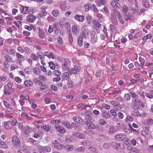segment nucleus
I'll return each instance as SVG.
<instances>
[{
	"label": "nucleus",
	"mask_w": 153,
	"mask_h": 153,
	"mask_svg": "<svg viewBox=\"0 0 153 153\" xmlns=\"http://www.w3.org/2000/svg\"><path fill=\"white\" fill-rule=\"evenodd\" d=\"M12 142L13 147L16 149H19L20 147L21 143L18 137L16 136H14L12 137Z\"/></svg>",
	"instance_id": "1"
},
{
	"label": "nucleus",
	"mask_w": 153,
	"mask_h": 153,
	"mask_svg": "<svg viewBox=\"0 0 153 153\" xmlns=\"http://www.w3.org/2000/svg\"><path fill=\"white\" fill-rule=\"evenodd\" d=\"M119 12L117 10H113L111 14V19L112 23L115 25H118V22L116 17L118 16Z\"/></svg>",
	"instance_id": "2"
},
{
	"label": "nucleus",
	"mask_w": 153,
	"mask_h": 153,
	"mask_svg": "<svg viewBox=\"0 0 153 153\" xmlns=\"http://www.w3.org/2000/svg\"><path fill=\"white\" fill-rule=\"evenodd\" d=\"M112 146L115 148L117 150L121 151L123 150L124 146L123 144L117 143L116 142H113L111 143Z\"/></svg>",
	"instance_id": "3"
},
{
	"label": "nucleus",
	"mask_w": 153,
	"mask_h": 153,
	"mask_svg": "<svg viewBox=\"0 0 153 153\" xmlns=\"http://www.w3.org/2000/svg\"><path fill=\"white\" fill-rule=\"evenodd\" d=\"M16 56L18 59L17 64L21 66L22 65V62L24 61L25 59L24 56L22 55L19 53H16Z\"/></svg>",
	"instance_id": "4"
},
{
	"label": "nucleus",
	"mask_w": 153,
	"mask_h": 153,
	"mask_svg": "<svg viewBox=\"0 0 153 153\" xmlns=\"http://www.w3.org/2000/svg\"><path fill=\"white\" fill-rule=\"evenodd\" d=\"M33 129L32 128L28 126H27L25 127V129L23 130V133L24 134L27 136H28L30 133H31L33 131Z\"/></svg>",
	"instance_id": "5"
},
{
	"label": "nucleus",
	"mask_w": 153,
	"mask_h": 153,
	"mask_svg": "<svg viewBox=\"0 0 153 153\" xmlns=\"http://www.w3.org/2000/svg\"><path fill=\"white\" fill-rule=\"evenodd\" d=\"M80 29L79 26L77 25H74L72 27V31L74 35H77L79 33Z\"/></svg>",
	"instance_id": "6"
},
{
	"label": "nucleus",
	"mask_w": 153,
	"mask_h": 153,
	"mask_svg": "<svg viewBox=\"0 0 153 153\" xmlns=\"http://www.w3.org/2000/svg\"><path fill=\"white\" fill-rule=\"evenodd\" d=\"M70 61L67 59H65V61L62 63V68L63 70H66L68 69V66L70 65Z\"/></svg>",
	"instance_id": "7"
},
{
	"label": "nucleus",
	"mask_w": 153,
	"mask_h": 153,
	"mask_svg": "<svg viewBox=\"0 0 153 153\" xmlns=\"http://www.w3.org/2000/svg\"><path fill=\"white\" fill-rule=\"evenodd\" d=\"M53 145L55 148L59 150L62 149L63 147V145L59 143L56 140L53 141Z\"/></svg>",
	"instance_id": "8"
},
{
	"label": "nucleus",
	"mask_w": 153,
	"mask_h": 153,
	"mask_svg": "<svg viewBox=\"0 0 153 153\" xmlns=\"http://www.w3.org/2000/svg\"><path fill=\"white\" fill-rule=\"evenodd\" d=\"M114 138L118 141H122L125 139L126 136L123 133H119L116 134L115 135Z\"/></svg>",
	"instance_id": "9"
},
{
	"label": "nucleus",
	"mask_w": 153,
	"mask_h": 153,
	"mask_svg": "<svg viewBox=\"0 0 153 153\" xmlns=\"http://www.w3.org/2000/svg\"><path fill=\"white\" fill-rule=\"evenodd\" d=\"M55 127L57 131L59 133L63 134L66 133L65 130L61 126L56 124L55 125Z\"/></svg>",
	"instance_id": "10"
},
{
	"label": "nucleus",
	"mask_w": 153,
	"mask_h": 153,
	"mask_svg": "<svg viewBox=\"0 0 153 153\" xmlns=\"http://www.w3.org/2000/svg\"><path fill=\"white\" fill-rule=\"evenodd\" d=\"M20 99L19 100V102L21 105H24L25 101H28L29 102V100H30L29 99L28 96L25 97L23 95H22L20 96Z\"/></svg>",
	"instance_id": "11"
},
{
	"label": "nucleus",
	"mask_w": 153,
	"mask_h": 153,
	"mask_svg": "<svg viewBox=\"0 0 153 153\" xmlns=\"http://www.w3.org/2000/svg\"><path fill=\"white\" fill-rule=\"evenodd\" d=\"M81 70V67L78 65H75L71 69V72L74 74H76Z\"/></svg>",
	"instance_id": "12"
},
{
	"label": "nucleus",
	"mask_w": 153,
	"mask_h": 153,
	"mask_svg": "<svg viewBox=\"0 0 153 153\" xmlns=\"http://www.w3.org/2000/svg\"><path fill=\"white\" fill-rule=\"evenodd\" d=\"M111 4L114 8L113 10L117 11V10H119L120 5L118 2H117L114 1H111Z\"/></svg>",
	"instance_id": "13"
},
{
	"label": "nucleus",
	"mask_w": 153,
	"mask_h": 153,
	"mask_svg": "<svg viewBox=\"0 0 153 153\" xmlns=\"http://www.w3.org/2000/svg\"><path fill=\"white\" fill-rule=\"evenodd\" d=\"M85 123L88 127L93 129H96L97 127V126L95 125L91 121H86Z\"/></svg>",
	"instance_id": "14"
},
{
	"label": "nucleus",
	"mask_w": 153,
	"mask_h": 153,
	"mask_svg": "<svg viewBox=\"0 0 153 153\" xmlns=\"http://www.w3.org/2000/svg\"><path fill=\"white\" fill-rule=\"evenodd\" d=\"M132 102L134 105V106L136 107V108L137 109L139 108L138 105L140 102H141L140 100L138 98L132 99Z\"/></svg>",
	"instance_id": "15"
},
{
	"label": "nucleus",
	"mask_w": 153,
	"mask_h": 153,
	"mask_svg": "<svg viewBox=\"0 0 153 153\" xmlns=\"http://www.w3.org/2000/svg\"><path fill=\"white\" fill-rule=\"evenodd\" d=\"M36 17L33 15L30 14L28 15L26 17V20L30 22H33L36 19Z\"/></svg>",
	"instance_id": "16"
},
{
	"label": "nucleus",
	"mask_w": 153,
	"mask_h": 153,
	"mask_svg": "<svg viewBox=\"0 0 153 153\" xmlns=\"http://www.w3.org/2000/svg\"><path fill=\"white\" fill-rule=\"evenodd\" d=\"M44 56H46L49 58H52L53 59H56V57L54 56L53 53L50 52L46 51L44 53Z\"/></svg>",
	"instance_id": "17"
},
{
	"label": "nucleus",
	"mask_w": 153,
	"mask_h": 153,
	"mask_svg": "<svg viewBox=\"0 0 153 153\" xmlns=\"http://www.w3.org/2000/svg\"><path fill=\"white\" fill-rule=\"evenodd\" d=\"M110 103L115 108L119 109H121L122 108L120 104H118L117 101L114 100L111 101L110 102Z\"/></svg>",
	"instance_id": "18"
},
{
	"label": "nucleus",
	"mask_w": 153,
	"mask_h": 153,
	"mask_svg": "<svg viewBox=\"0 0 153 153\" xmlns=\"http://www.w3.org/2000/svg\"><path fill=\"white\" fill-rule=\"evenodd\" d=\"M82 28L83 30H82V34L83 36H84L85 38H86V34L88 32V26L87 25H82Z\"/></svg>",
	"instance_id": "19"
},
{
	"label": "nucleus",
	"mask_w": 153,
	"mask_h": 153,
	"mask_svg": "<svg viewBox=\"0 0 153 153\" xmlns=\"http://www.w3.org/2000/svg\"><path fill=\"white\" fill-rule=\"evenodd\" d=\"M74 18L78 22H82L85 19V17L82 15H76L74 16Z\"/></svg>",
	"instance_id": "20"
},
{
	"label": "nucleus",
	"mask_w": 153,
	"mask_h": 153,
	"mask_svg": "<svg viewBox=\"0 0 153 153\" xmlns=\"http://www.w3.org/2000/svg\"><path fill=\"white\" fill-rule=\"evenodd\" d=\"M84 37L83 36L82 34L79 35L78 36L77 39V43L79 47L82 46L83 45V39Z\"/></svg>",
	"instance_id": "21"
},
{
	"label": "nucleus",
	"mask_w": 153,
	"mask_h": 153,
	"mask_svg": "<svg viewBox=\"0 0 153 153\" xmlns=\"http://www.w3.org/2000/svg\"><path fill=\"white\" fill-rule=\"evenodd\" d=\"M38 148L41 149L42 151L45 152H49L51 150L50 147L49 146H40L38 147Z\"/></svg>",
	"instance_id": "22"
},
{
	"label": "nucleus",
	"mask_w": 153,
	"mask_h": 153,
	"mask_svg": "<svg viewBox=\"0 0 153 153\" xmlns=\"http://www.w3.org/2000/svg\"><path fill=\"white\" fill-rule=\"evenodd\" d=\"M73 119L74 121L80 123L81 125H83L84 123V122L82 119L78 116L74 117Z\"/></svg>",
	"instance_id": "23"
},
{
	"label": "nucleus",
	"mask_w": 153,
	"mask_h": 153,
	"mask_svg": "<svg viewBox=\"0 0 153 153\" xmlns=\"http://www.w3.org/2000/svg\"><path fill=\"white\" fill-rule=\"evenodd\" d=\"M38 35L39 38L41 39H43L45 38V34L43 30L39 28V30Z\"/></svg>",
	"instance_id": "24"
},
{
	"label": "nucleus",
	"mask_w": 153,
	"mask_h": 153,
	"mask_svg": "<svg viewBox=\"0 0 153 153\" xmlns=\"http://www.w3.org/2000/svg\"><path fill=\"white\" fill-rule=\"evenodd\" d=\"M95 2L96 5L98 7L105 5L106 3V1L104 0H96Z\"/></svg>",
	"instance_id": "25"
},
{
	"label": "nucleus",
	"mask_w": 153,
	"mask_h": 153,
	"mask_svg": "<svg viewBox=\"0 0 153 153\" xmlns=\"http://www.w3.org/2000/svg\"><path fill=\"white\" fill-rule=\"evenodd\" d=\"M102 115L105 119L110 118L111 116L110 114L105 111L103 110L101 112Z\"/></svg>",
	"instance_id": "26"
},
{
	"label": "nucleus",
	"mask_w": 153,
	"mask_h": 153,
	"mask_svg": "<svg viewBox=\"0 0 153 153\" xmlns=\"http://www.w3.org/2000/svg\"><path fill=\"white\" fill-rule=\"evenodd\" d=\"M97 40V35L96 34H92L91 36L90 41L92 43L94 44L96 43Z\"/></svg>",
	"instance_id": "27"
},
{
	"label": "nucleus",
	"mask_w": 153,
	"mask_h": 153,
	"mask_svg": "<svg viewBox=\"0 0 153 153\" xmlns=\"http://www.w3.org/2000/svg\"><path fill=\"white\" fill-rule=\"evenodd\" d=\"M24 84L26 87H30L33 86V82L30 80H27L25 81Z\"/></svg>",
	"instance_id": "28"
},
{
	"label": "nucleus",
	"mask_w": 153,
	"mask_h": 153,
	"mask_svg": "<svg viewBox=\"0 0 153 153\" xmlns=\"http://www.w3.org/2000/svg\"><path fill=\"white\" fill-rule=\"evenodd\" d=\"M4 126L5 128L7 129H10L13 127L10 121L5 122Z\"/></svg>",
	"instance_id": "29"
},
{
	"label": "nucleus",
	"mask_w": 153,
	"mask_h": 153,
	"mask_svg": "<svg viewBox=\"0 0 153 153\" xmlns=\"http://www.w3.org/2000/svg\"><path fill=\"white\" fill-rule=\"evenodd\" d=\"M65 150L68 152H71L74 149L73 146L71 145H66L64 147Z\"/></svg>",
	"instance_id": "30"
},
{
	"label": "nucleus",
	"mask_w": 153,
	"mask_h": 153,
	"mask_svg": "<svg viewBox=\"0 0 153 153\" xmlns=\"http://www.w3.org/2000/svg\"><path fill=\"white\" fill-rule=\"evenodd\" d=\"M142 4L143 6L146 8H149L150 7L149 3L147 0H143Z\"/></svg>",
	"instance_id": "31"
},
{
	"label": "nucleus",
	"mask_w": 153,
	"mask_h": 153,
	"mask_svg": "<svg viewBox=\"0 0 153 153\" xmlns=\"http://www.w3.org/2000/svg\"><path fill=\"white\" fill-rule=\"evenodd\" d=\"M44 134V132L42 131H38L34 134L35 138H37L42 137Z\"/></svg>",
	"instance_id": "32"
},
{
	"label": "nucleus",
	"mask_w": 153,
	"mask_h": 153,
	"mask_svg": "<svg viewBox=\"0 0 153 153\" xmlns=\"http://www.w3.org/2000/svg\"><path fill=\"white\" fill-rule=\"evenodd\" d=\"M140 74H136L134 75L133 76V81L135 83L138 82L140 79Z\"/></svg>",
	"instance_id": "33"
},
{
	"label": "nucleus",
	"mask_w": 153,
	"mask_h": 153,
	"mask_svg": "<svg viewBox=\"0 0 153 153\" xmlns=\"http://www.w3.org/2000/svg\"><path fill=\"white\" fill-rule=\"evenodd\" d=\"M21 7L23 9L22 13L23 14H27L29 12V8L28 7H24L23 6H22Z\"/></svg>",
	"instance_id": "34"
},
{
	"label": "nucleus",
	"mask_w": 153,
	"mask_h": 153,
	"mask_svg": "<svg viewBox=\"0 0 153 153\" xmlns=\"http://www.w3.org/2000/svg\"><path fill=\"white\" fill-rule=\"evenodd\" d=\"M0 147L2 149H6L8 148V146L7 144L0 140Z\"/></svg>",
	"instance_id": "35"
},
{
	"label": "nucleus",
	"mask_w": 153,
	"mask_h": 153,
	"mask_svg": "<svg viewBox=\"0 0 153 153\" xmlns=\"http://www.w3.org/2000/svg\"><path fill=\"white\" fill-rule=\"evenodd\" d=\"M128 150H130L133 152H135V153H139L140 152L139 149L134 147H131L130 148L128 147Z\"/></svg>",
	"instance_id": "36"
},
{
	"label": "nucleus",
	"mask_w": 153,
	"mask_h": 153,
	"mask_svg": "<svg viewBox=\"0 0 153 153\" xmlns=\"http://www.w3.org/2000/svg\"><path fill=\"white\" fill-rule=\"evenodd\" d=\"M92 23H93L94 26L98 28H100L101 26L100 24L96 21L94 19L92 20Z\"/></svg>",
	"instance_id": "37"
},
{
	"label": "nucleus",
	"mask_w": 153,
	"mask_h": 153,
	"mask_svg": "<svg viewBox=\"0 0 153 153\" xmlns=\"http://www.w3.org/2000/svg\"><path fill=\"white\" fill-rule=\"evenodd\" d=\"M29 102L30 104L32 105L31 108H32L35 109L37 107V105L36 103H34V100H29Z\"/></svg>",
	"instance_id": "38"
},
{
	"label": "nucleus",
	"mask_w": 153,
	"mask_h": 153,
	"mask_svg": "<svg viewBox=\"0 0 153 153\" xmlns=\"http://www.w3.org/2000/svg\"><path fill=\"white\" fill-rule=\"evenodd\" d=\"M47 14V13L45 11H43L42 12H40L38 15L39 17L41 18L45 16Z\"/></svg>",
	"instance_id": "39"
},
{
	"label": "nucleus",
	"mask_w": 153,
	"mask_h": 153,
	"mask_svg": "<svg viewBox=\"0 0 153 153\" xmlns=\"http://www.w3.org/2000/svg\"><path fill=\"white\" fill-rule=\"evenodd\" d=\"M52 14L55 17H57L59 15V12L58 10H53L52 12Z\"/></svg>",
	"instance_id": "40"
},
{
	"label": "nucleus",
	"mask_w": 153,
	"mask_h": 153,
	"mask_svg": "<svg viewBox=\"0 0 153 153\" xmlns=\"http://www.w3.org/2000/svg\"><path fill=\"white\" fill-rule=\"evenodd\" d=\"M134 64L136 68L137 69H140L143 67L142 65H141V64H140L138 61H135Z\"/></svg>",
	"instance_id": "41"
},
{
	"label": "nucleus",
	"mask_w": 153,
	"mask_h": 153,
	"mask_svg": "<svg viewBox=\"0 0 153 153\" xmlns=\"http://www.w3.org/2000/svg\"><path fill=\"white\" fill-rule=\"evenodd\" d=\"M75 151L78 152H83L84 151V148L82 146L76 148H75Z\"/></svg>",
	"instance_id": "42"
},
{
	"label": "nucleus",
	"mask_w": 153,
	"mask_h": 153,
	"mask_svg": "<svg viewBox=\"0 0 153 153\" xmlns=\"http://www.w3.org/2000/svg\"><path fill=\"white\" fill-rule=\"evenodd\" d=\"M21 149L18 151V153H25L26 152L27 149L24 147H21L19 148Z\"/></svg>",
	"instance_id": "43"
},
{
	"label": "nucleus",
	"mask_w": 153,
	"mask_h": 153,
	"mask_svg": "<svg viewBox=\"0 0 153 153\" xmlns=\"http://www.w3.org/2000/svg\"><path fill=\"white\" fill-rule=\"evenodd\" d=\"M13 82H9L7 83V84L4 87V88H8L7 89H10L11 88L12 89H13V88H12V87H13Z\"/></svg>",
	"instance_id": "44"
},
{
	"label": "nucleus",
	"mask_w": 153,
	"mask_h": 153,
	"mask_svg": "<svg viewBox=\"0 0 153 153\" xmlns=\"http://www.w3.org/2000/svg\"><path fill=\"white\" fill-rule=\"evenodd\" d=\"M63 124L67 128L69 129L72 128V125L68 122H64L63 123Z\"/></svg>",
	"instance_id": "45"
},
{
	"label": "nucleus",
	"mask_w": 153,
	"mask_h": 153,
	"mask_svg": "<svg viewBox=\"0 0 153 153\" xmlns=\"http://www.w3.org/2000/svg\"><path fill=\"white\" fill-rule=\"evenodd\" d=\"M60 120L58 119L52 120L50 121V123L51 124H55V125H56V124L58 125V124L60 123Z\"/></svg>",
	"instance_id": "46"
},
{
	"label": "nucleus",
	"mask_w": 153,
	"mask_h": 153,
	"mask_svg": "<svg viewBox=\"0 0 153 153\" xmlns=\"http://www.w3.org/2000/svg\"><path fill=\"white\" fill-rule=\"evenodd\" d=\"M14 110L10 107L7 108L6 109V111L5 113H9L10 114H13L14 113Z\"/></svg>",
	"instance_id": "47"
},
{
	"label": "nucleus",
	"mask_w": 153,
	"mask_h": 153,
	"mask_svg": "<svg viewBox=\"0 0 153 153\" xmlns=\"http://www.w3.org/2000/svg\"><path fill=\"white\" fill-rule=\"evenodd\" d=\"M1 16L4 18L6 19H8L9 20H12V18H11L9 17L10 16V15L7 13L5 11L2 15Z\"/></svg>",
	"instance_id": "48"
},
{
	"label": "nucleus",
	"mask_w": 153,
	"mask_h": 153,
	"mask_svg": "<svg viewBox=\"0 0 153 153\" xmlns=\"http://www.w3.org/2000/svg\"><path fill=\"white\" fill-rule=\"evenodd\" d=\"M133 120V118L130 116H128L125 119V121L126 123H130Z\"/></svg>",
	"instance_id": "49"
},
{
	"label": "nucleus",
	"mask_w": 153,
	"mask_h": 153,
	"mask_svg": "<svg viewBox=\"0 0 153 153\" xmlns=\"http://www.w3.org/2000/svg\"><path fill=\"white\" fill-rule=\"evenodd\" d=\"M129 10V9L128 7L126 5L123 6V12L124 14H126L127 13Z\"/></svg>",
	"instance_id": "50"
},
{
	"label": "nucleus",
	"mask_w": 153,
	"mask_h": 153,
	"mask_svg": "<svg viewBox=\"0 0 153 153\" xmlns=\"http://www.w3.org/2000/svg\"><path fill=\"white\" fill-rule=\"evenodd\" d=\"M96 16L99 19V20L100 22H102L104 20L103 18L102 15L100 13H97Z\"/></svg>",
	"instance_id": "51"
},
{
	"label": "nucleus",
	"mask_w": 153,
	"mask_h": 153,
	"mask_svg": "<svg viewBox=\"0 0 153 153\" xmlns=\"http://www.w3.org/2000/svg\"><path fill=\"white\" fill-rule=\"evenodd\" d=\"M98 123L102 126H105L107 123L106 122L102 119H100L98 120Z\"/></svg>",
	"instance_id": "52"
},
{
	"label": "nucleus",
	"mask_w": 153,
	"mask_h": 153,
	"mask_svg": "<svg viewBox=\"0 0 153 153\" xmlns=\"http://www.w3.org/2000/svg\"><path fill=\"white\" fill-rule=\"evenodd\" d=\"M118 18L119 22L122 24H123L124 23V20L122 16L119 13V14L118 16Z\"/></svg>",
	"instance_id": "53"
},
{
	"label": "nucleus",
	"mask_w": 153,
	"mask_h": 153,
	"mask_svg": "<svg viewBox=\"0 0 153 153\" xmlns=\"http://www.w3.org/2000/svg\"><path fill=\"white\" fill-rule=\"evenodd\" d=\"M73 86V82L71 79H68L67 86L68 88H71Z\"/></svg>",
	"instance_id": "54"
},
{
	"label": "nucleus",
	"mask_w": 153,
	"mask_h": 153,
	"mask_svg": "<svg viewBox=\"0 0 153 153\" xmlns=\"http://www.w3.org/2000/svg\"><path fill=\"white\" fill-rule=\"evenodd\" d=\"M8 49L7 48H5L3 51L2 53V57H3V56L7 55L8 53Z\"/></svg>",
	"instance_id": "55"
},
{
	"label": "nucleus",
	"mask_w": 153,
	"mask_h": 153,
	"mask_svg": "<svg viewBox=\"0 0 153 153\" xmlns=\"http://www.w3.org/2000/svg\"><path fill=\"white\" fill-rule=\"evenodd\" d=\"M43 127L44 130L47 132L49 131L51 128V127L48 125H46Z\"/></svg>",
	"instance_id": "56"
},
{
	"label": "nucleus",
	"mask_w": 153,
	"mask_h": 153,
	"mask_svg": "<svg viewBox=\"0 0 153 153\" xmlns=\"http://www.w3.org/2000/svg\"><path fill=\"white\" fill-rule=\"evenodd\" d=\"M139 95L143 99H144L146 96V93L143 91H140L139 93Z\"/></svg>",
	"instance_id": "57"
},
{
	"label": "nucleus",
	"mask_w": 153,
	"mask_h": 153,
	"mask_svg": "<svg viewBox=\"0 0 153 153\" xmlns=\"http://www.w3.org/2000/svg\"><path fill=\"white\" fill-rule=\"evenodd\" d=\"M129 93H130V94H131L132 97L133 98V99L138 98V95H137V94H136L134 93L131 92V91H130Z\"/></svg>",
	"instance_id": "58"
},
{
	"label": "nucleus",
	"mask_w": 153,
	"mask_h": 153,
	"mask_svg": "<svg viewBox=\"0 0 153 153\" xmlns=\"http://www.w3.org/2000/svg\"><path fill=\"white\" fill-rule=\"evenodd\" d=\"M144 57L143 56H140L139 57V60L141 65L143 66L145 62V60L144 59Z\"/></svg>",
	"instance_id": "59"
},
{
	"label": "nucleus",
	"mask_w": 153,
	"mask_h": 153,
	"mask_svg": "<svg viewBox=\"0 0 153 153\" xmlns=\"http://www.w3.org/2000/svg\"><path fill=\"white\" fill-rule=\"evenodd\" d=\"M71 125L72 128L74 127L76 130H78L79 129V127L78 124L74 123H72Z\"/></svg>",
	"instance_id": "60"
},
{
	"label": "nucleus",
	"mask_w": 153,
	"mask_h": 153,
	"mask_svg": "<svg viewBox=\"0 0 153 153\" xmlns=\"http://www.w3.org/2000/svg\"><path fill=\"white\" fill-rule=\"evenodd\" d=\"M92 18V17L90 15H88L86 17V20L88 23L90 24L91 23Z\"/></svg>",
	"instance_id": "61"
},
{
	"label": "nucleus",
	"mask_w": 153,
	"mask_h": 153,
	"mask_svg": "<svg viewBox=\"0 0 153 153\" xmlns=\"http://www.w3.org/2000/svg\"><path fill=\"white\" fill-rule=\"evenodd\" d=\"M140 39V37L139 34H136L134 36V41L136 42Z\"/></svg>",
	"instance_id": "62"
},
{
	"label": "nucleus",
	"mask_w": 153,
	"mask_h": 153,
	"mask_svg": "<svg viewBox=\"0 0 153 153\" xmlns=\"http://www.w3.org/2000/svg\"><path fill=\"white\" fill-rule=\"evenodd\" d=\"M40 90L44 93L48 91L47 88L45 85L41 87L40 88Z\"/></svg>",
	"instance_id": "63"
},
{
	"label": "nucleus",
	"mask_w": 153,
	"mask_h": 153,
	"mask_svg": "<svg viewBox=\"0 0 153 153\" xmlns=\"http://www.w3.org/2000/svg\"><path fill=\"white\" fill-rule=\"evenodd\" d=\"M31 57L32 59L34 61H36L38 59L37 56L34 53L31 54Z\"/></svg>",
	"instance_id": "64"
}]
</instances>
